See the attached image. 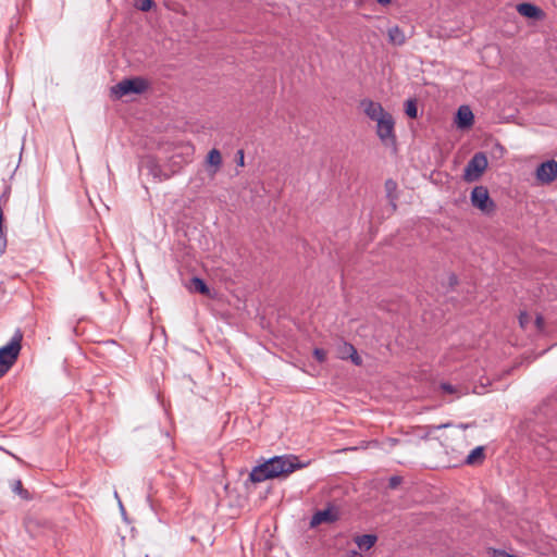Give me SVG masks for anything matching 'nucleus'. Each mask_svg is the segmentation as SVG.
Wrapping results in <instances>:
<instances>
[{
    "mask_svg": "<svg viewBox=\"0 0 557 557\" xmlns=\"http://www.w3.org/2000/svg\"><path fill=\"white\" fill-rule=\"evenodd\" d=\"M302 467L304 465L299 463L298 458L295 456H275L264 463L255 467L249 478L252 482L259 483L268 479L289 474Z\"/></svg>",
    "mask_w": 557,
    "mask_h": 557,
    "instance_id": "nucleus-1",
    "label": "nucleus"
},
{
    "mask_svg": "<svg viewBox=\"0 0 557 557\" xmlns=\"http://www.w3.org/2000/svg\"><path fill=\"white\" fill-rule=\"evenodd\" d=\"M487 165L488 161L483 152L474 153L463 170V180L469 183L480 180Z\"/></svg>",
    "mask_w": 557,
    "mask_h": 557,
    "instance_id": "nucleus-2",
    "label": "nucleus"
},
{
    "mask_svg": "<svg viewBox=\"0 0 557 557\" xmlns=\"http://www.w3.org/2000/svg\"><path fill=\"white\" fill-rule=\"evenodd\" d=\"M470 199L472 206L483 213L490 214L495 210V203L491 199L488 190L485 186H475L471 191Z\"/></svg>",
    "mask_w": 557,
    "mask_h": 557,
    "instance_id": "nucleus-3",
    "label": "nucleus"
},
{
    "mask_svg": "<svg viewBox=\"0 0 557 557\" xmlns=\"http://www.w3.org/2000/svg\"><path fill=\"white\" fill-rule=\"evenodd\" d=\"M394 127L395 121L391 113L376 121V135L386 146H394L396 144Z\"/></svg>",
    "mask_w": 557,
    "mask_h": 557,
    "instance_id": "nucleus-4",
    "label": "nucleus"
},
{
    "mask_svg": "<svg viewBox=\"0 0 557 557\" xmlns=\"http://www.w3.org/2000/svg\"><path fill=\"white\" fill-rule=\"evenodd\" d=\"M22 339L23 334L20 330H17L10 339V342L0 348V360H4L5 362H8V364L12 367L20 355L22 348Z\"/></svg>",
    "mask_w": 557,
    "mask_h": 557,
    "instance_id": "nucleus-5",
    "label": "nucleus"
},
{
    "mask_svg": "<svg viewBox=\"0 0 557 557\" xmlns=\"http://www.w3.org/2000/svg\"><path fill=\"white\" fill-rule=\"evenodd\" d=\"M148 88V83L144 78H129L123 79L119 84H116L112 91L116 97H123L128 94H141Z\"/></svg>",
    "mask_w": 557,
    "mask_h": 557,
    "instance_id": "nucleus-6",
    "label": "nucleus"
},
{
    "mask_svg": "<svg viewBox=\"0 0 557 557\" xmlns=\"http://www.w3.org/2000/svg\"><path fill=\"white\" fill-rule=\"evenodd\" d=\"M341 511L334 504H329L326 508L318 510L313 513L310 520V528H315L320 524H331L339 519Z\"/></svg>",
    "mask_w": 557,
    "mask_h": 557,
    "instance_id": "nucleus-7",
    "label": "nucleus"
},
{
    "mask_svg": "<svg viewBox=\"0 0 557 557\" xmlns=\"http://www.w3.org/2000/svg\"><path fill=\"white\" fill-rule=\"evenodd\" d=\"M557 178V161L552 159L541 163L536 169V180L541 184H550Z\"/></svg>",
    "mask_w": 557,
    "mask_h": 557,
    "instance_id": "nucleus-8",
    "label": "nucleus"
},
{
    "mask_svg": "<svg viewBox=\"0 0 557 557\" xmlns=\"http://www.w3.org/2000/svg\"><path fill=\"white\" fill-rule=\"evenodd\" d=\"M361 108L364 114L372 121H379V119L384 117L388 112L384 110L381 103L375 102L370 99H364L361 101Z\"/></svg>",
    "mask_w": 557,
    "mask_h": 557,
    "instance_id": "nucleus-9",
    "label": "nucleus"
},
{
    "mask_svg": "<svg viewBox=\"0 0 557 557\" xmlns=\"http://www.w3.org/2000/svg\"><path fill=\"white\" fill-rule=\"evenodd\" d=\"M143 166L148 171L149 175L159 182L170 178V175L162 171L161 165L153 158L145 159Z\"/></svg>",
    "mask_w": 557,
    "mask_h": 557,
    "instance_id": "nucleus-10",
    "label": "nucleus"
},
{
    "mask_svg": "<svg viewBox=\"0 0 557 557\" xmlns=\"http://www.w3.org/2000/svg\"><path fill=\"white\" fill-rule=\"evenodd\" d=\"M473 113L468 106H461L456 115V124L459 128H468L473 124Z\"/></svg>",
    "mask_w": 557,
    "mask_h": 557,
    "instance_id": "nucleus-11",
    "label": "nucleus"
},
{
    "mask_svg": "<svg viewBox=\"0 0 557 557\" xmlns=\"http://www.w3.org/2000/svg\"><path fill=\"white\" fill-rule=\"evenodd\" d=\"M517 11L525 17L539 20L543 16V11L532 3H520L517 5Z\"/></svg>",
    "mask_w": 557,
    "mask_h": 557,
    "instance_id": "nucleus-12",
    "label": "nucleus"
},
{
    "mask_svg": "<svg viewBox=\"0 0 557 557\" xmlns=\"http://www.w3.org/2000/svg\"><path fill=\"white\" fill-rule=\"evenodd\" d=\"M354 541L359 550L368 552L375 545L377 536L375 534L357 535Z\"/></svg>",
    "mask_w": 557,
    "mask_h": 557,
    "instance_id": "nucleus-13",
    "label": "nucleus"
},
{
    "mask_svg": "<svg viewBox=\"0 0 557 557\" xmlns=\"http://www.w3.org/2000/svg\"><path fill=\"white\" fill-rule=\"evenodd\" d=\"M384 187H385L386 197H387V199L389 201L392 210H393V212H395L396 209H397L396 201L398 199L397 183L394 180L388 178V180L385 181Z\"/></svg>",
    "mask_w": 557,
    "mask_h": 557,
    "instance_id": "nucleus-14",
    "label": "nucleus"
},
{
    "mask_svg": "<svg viewBox=\"0 0 557 557\" xmlns=\"http://www.w3.org/2000/svg\"><path fill=\"white\" fill-rule=\"evenodd\" d=\"M388 40L393 45L401 46L406 41V36L398 26H393L388 29Z\"/></svg>",
    "mask_w": 557,
    "mask_h": 557,
    "instance_id": "nucleus-15",
    "label": "nucleus"
},
{
    "mask_svg": "<svg viewBox=\"0 0 557 557\" xmlns=\"http://www.w3.org/2000/svg\"><path fill=\"white\" fill-rule=\"evenodd\" d=\"M485 458L484 448L482 446H478L471 450V453L466 458L467 465H476L482 463Z\"/></svg>",
    "mask_w": 557,
    "mask_h": 557,
    "instance_id": "nucleus-16",
    "label": "nucleus"
},
{
    "mask_svg": "<svg viewBox=\"0 0 557 557\" xmlns=\"http://www.w3.org/2000/svg\"><path fill=\"white\" fill-rule=\"evenodd\" d=\"M188 288L191 292H197L201 295H208L210 292L206 282L202 278L197 277V276H195L190 280Z\"/></svg>",
    "mask_w": 557,
    "mask_h": 557,
    "instance_id": "nucleus-17",
    "label": "nucleus"
},
{
    "mask_svg": "<svg viewBox=\"0 0 557 557\" xmlns=\"http://www.w3.org/2000/svg\"><path fill=\"white\" fill-rule=\"evenodd\" d=\"M207 163L210 166L214 168V170L212 171V173L214 174L222 164L221 152L215 148L211 149L207 156Z\"/></svg>",
    "mask_w": 557,
    "mask_h": 557,
    "instance_id": "nucleus-18",
    "label": "nucleus"
},
{
    "mask_svg": "<svg viewBox=\"0 0 557 557\" xmlns=\"http://www.w3.org/2000/svg\"><path fill=\"white\" fill-rule=\"evenodd\" d=\"M354 348H355L354 345L343 342L337 347V357L342 360L348 359L349 355H351V352H354Z\"/></svg>",
    "mask_w": 557,
    "mask_h": 557,
    "instance_id": "nucleus-19",
    "label": "nucleus"
},
{
    "mask_svg": "<svg viewBox=\"0 0 557 557\" xmlns=\"http://www.w3.org/2000/svg\"><path fill=\"white\" fill-rule=\"evenodd\" d=\"M405 112L411 119H416L418 116L417 101L414 99H408L406 101Z\"/></svg>",
    "mask_w": 557,
    "mask_h": 557,
    "instance_id": "nucleus-20",
    "label": "nucleus"
},
{
    "mask_svg": "<svg viewBox=\"0 0 557 557\" xmlns=\"http://www.w3.org/2000/svg\"><path fill=\"white\" fill-rule=\"evenodd\" d=\"M12 490L14 493L18 494L22 498H24V499L28 498V492L26 490H24L21 480H16L13 482Z\"/></svg>",
    "mask_w": 557,
    "mask_h": 557,
    "instance_id": "nucleus-21",
    "label": "nucleus"
},
{
    "mask_svg": "<svg viewBox=\"0 0 557 557\" xmlns=\"http://www.w3.org/2000/svg\"><path fill=\"white\" fill-rule=\"evenodd\" d=\"M137 9L143 12H148L154 5L153 0H137Z\"/></svg>",
    "mask_w": 557,
    "mask_h": 557,
    "instance_id": "nucleus-22",
    "label": "nucleus"
},
{
    "mask_svg": "<svg viewBox=\"0 0 557 557\" xmlns=\"http://www.w3.org/2000/svg\"><path fill=\"white\" fill-rule=\"evenodd\" d=\"M313 356L319 362H324L326 359V352L321 348H315L313 350Z\"/></svg>",
    "mask_w": 557,
    "mask_h": 557,
    "instance_id": "nucleus-23",
    "label": "nucleus"
},
{
    "mask_svg": "<svg viewBox=\"0 0 557 557\" xmlns=\"http://www.w3.org/2000/svg\"><path fill=\"white\" fill-rule=\"evenodd\" d=\"M348 359L351 360V362L355 364V366H361L362 364V359L361 357L358 355V351L356 348H354V352H351V355H349Z\"/></svg>",
    "mask_w": 557,
    "mask_h": 557,
    "instance_id": "nucleus-24",
    "label": "nucleus"
},
{
    "mask_svg": "<svg viewBox=\"0 0 557 557\" xmlns=\"http://www.w3.org/2000/svg\"><path fill=\"white\" fill-rule=\"evenodd\" d=\"M401 483V478L400 476H397V475H394L392 478H389L388 480V486L389 488L394 490L396 487H398V485Z\"/></svg>",
    "mask_w": 557,
    "mask_h": 557,
    "instance_id": "nucleus-25",
    "label": "nucleus"
},
{
    "mask_svg": "<svg viewBox=\"0 0 557 557\" xmlns=\"http://www.w3.org/2000/svg\"><path fill=\"white\" fill-rule=\"evenodd\" d=\"M529 314L527 312H521L520 315H519V323L521 325V327L525 329L527 327V324L529 322Z\"/></svg>",
    "mask_w": 557,
    "mask_h": 557,
    "instance_id": "nucleus-26",
    "label": "nucleus"
},
{
    "mask_svg": "<svg viewBox=\"0 0 557 557\" xmlns=\"http://www.w3.org/2000/svg\"><path fill=\"white\" fill-rule=\"evenodd\" d=\"M441 389L444 392V393H447V394H454L456 392V388L455 386H453L451 384L449 383H442L441 384Z\"/></svg>",
    "mask_w": 557,
    "mask_h": 557,
    "instance_id": "nucleus-27",
    "label": "nucleus"
},
{
    "mask_svg": "<svg viewBox=\"0 0 557 557\" xmlns=\"http://www.w3.org/2000/svg\"><path fill=\"white\" fill-rule=\"evenodd\" d=\"M12 367L4 360H0V377L3 376Z\"/></svg>",
    "mask_w": 557,
    "mask_h": 557,
    "instance_id": "nucleus-28",
    "label": "nucleus"
},
{
    "mask_svg": "<svg viewBox=\"0 0 557 557\" xmlns=\"http://www.w3.org/2000/svg\"><path fill=\"white\" fill-rule=\"evenodd\" d=\"M448 426H450V424H449V423L441 424V425H429V426H426V429H428L426 434H428V435H430V434H432L435 430H440V429L448 428Z\"/></svg>",
    "mask_w": 557,
    "mask_h": 557,
    "instance_id": "nucleus-29",
    "label": "nucleus"
},
{
    "mask_svg": "<svg viewBox=\"0 0 557 557\" xmlns=\"http://www.w3.org/2000/svg\"><path fill=\"white\" fill-rule=\"evenodd\" d=\"M535 324H536V327L539 330H542L543 329V325H544V320L541 315H537L536 319H535Z\"/></svg>",
    "mask_w": 557,
    "mask_h": 557,
    "instance_id": "nucleus-30",
    "label": "nucleus"
},
{
    "mask_svg": "<svg viewBox=\"0 0 557 557\" xmlns=\"http://www.w3.org/2000/svg\"><path fill=\"white\" fill-rule=\"evenodd\" d=\"M237 154H238L237 164L239 166H243L244 165V151L243 150H238Z\"/></svg>",
    "mask_w": 557,
    "mask_h": 557,
    "instance_id": "nucleus-31",
    "label": "nucleus"
},
{
    "mask_svg": "<svg viewBox=\"0 0 557 557\" xmlns=\"http://www.w3.org/2000/svg\"><path fill=\"white\" fill-rule=\"evenodd\" d=\"M494 557H511V555L504 550H497L494 553Z\"/></svg>",
    "mask_w": 557,
    "mask_h": 557,
    "instance_id": "nucleus-32",
    "label": "nucleus"
},
{
    "mask_svg": "<svg viewBox=\"0 0 557 557\" xmlns=\"http://www.w3.org/2000/svg\"><path fill=\"white\" fill-rule=\"evenodd\" d=\"M387 443H388V445L391 447H394L395 445H397L399 443V440H397V438H388Z\"/></svg>",
    "mask_w": 557,
    "mask_h": 557,
    "instance_id": "nucleus-33",
    "label": "nucleus"
},
{
    "mask_svg": "<svg viewBox=\"0 0 557 557\" xmlns=\"http://www.w3.org/2000/svg\"><path fill=\"white\" fill-rule=\"evenodd\" d=\"M382 5H387L391 3V0H376Z\"/></svg>",
    "mask_w": 557,
    "mask_h": 557,
    "instance_id": "nucleus-34",
    "label": "nucleus"
},
{
    "mask_svg": "<svg viewBox=\"0 0 557 557\" xmlns=\"http://www.w3.org/2000/svg\"><path fill=\"white\" fill-rule=\"evenodd\" d=\"M114 496H115V498L119 500V505H120V507L123 509L122 502L120 500L119 495H117V493H116V492L114 493Z\"/></svg>",
    "mask_w": 557,
    "mask_h": 557,
    "instance_id": "nucleus-35",
    "label": "nucleus"
},
{
    "mask_svg": "<svg viewBox=\"0 0 557 557\" xmlns=\"http://www.w3.org/2000/svg\"><path fill=\"white\" fill-rule=\"evenodd\" d=\"M350 554H351V556H357V555H359V552L358 550H351Z\"/></svg>",
    "mask_w": 557,
    "mask_h": 557,
    "instance_id": "nucleus-36",
    "label": "nucleus"
}]
</instances>
